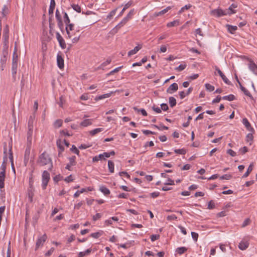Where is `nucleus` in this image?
I'll list each match as a JSON object with an SVG mask.
<instances>
[{
  "instance_id": "nucleus-11",
  "label": "nucleus",
  "mask_w": 257,
  "mask_h": 257,
  "mask_svg": "<svg viewBox=\"0 0 257 257\" xmlns=\"http://www.w3.org/2000/svg\"><path fill=\"white\" fill-rule=\"evenodd\" d=\"M80 37V34H79V31L77 33H75L74 31L73 33H72V37L70 39L73 43H76L78 42Z\"/></svg>"
},
{
  "instance_id": "nucleus-37",
  "label": "nucleus",
  "mask_w": 257,
  "mask_h": 257,
  "mask_svg": "<svg viewBox=\"0 0 257 257\" xmlns=\"http://www.w3.org/2000/svg\"><path fill=\"white\" fill-rule=\"evenodd\" d=\"M122 67V66H120L115 68L114 70L111 71L109 73L106 74L107 76H108L111 75H113L114 73L117 72L119 71V70Z\"/></svg>"
},
{
  "instance_id": "nucleus-60",
  "label": "nucleus",
  "mask_w": 257,
  "mask_h": 257,
  "mask_svg": "<svg viewBox=\"0 0 257 257\" xmlns=\"http://www.w3.org/2000/svg\"><path fill=\"white\" fill-rule=\"evenodd\" d=\"M161 109L164 111H167L168 109V105L166 103H162L161 104Z\"/></svg>"
},
{
  "instance_id": "nucleus-15",
  "label": "nucleus",
  "mask_w": 257,
  "mask_h": 257,
  "mask_svg": "<svg viewBox=\"0 0 257 257\" xmlns=\"http://www.w3.org/2000/svg\"><path fill=\"white\" fill-rule=\"evenodd\" d=\"M5 179V174H4V171H1L0 172V189H1L4 187Z\"/></svg>"
},
{
  "instance_id": "nucleus-27",
  "label": "nucleus",
  "mask_w": 257,
  "mask_h": 257,
  "mask_svg": "<svg viewBox=\"0 0 257 257\" xmlns=\"http://www.w3.org/2000/svg\"><path fill=\"white\" fill-rule=\"evenodd\" d=\"M253 167V164L251 163L249 165L246 172L244 173V174L243 175V177H247L250 173L252 171Z\"/></svg>"
},
{
  "instance_id": "nucleus-12",
  "label": "nucleus",
  "mask_w": 257,
  "mask_h": 257,
  "mask_svg": "<svg viewBox=\"0 0 257 257\" xmlns=\"http://www.w3.org/2000/svg\"><path fill=\"white\" fill-rule=\"evenodd\" d=\"M242 122L249 131L251 132H254L253 128L251 126L250 123L246 118H243L242 120Z\"/></svg>"
},
{
  "instance_id": "nucleus-29",
  "label": "nucleus",
  "mask_w": 257,
  "mask_h": 257,
  "mask_svg": "<svg viewBox=\"0 0 257 257\" xmlns=\"http://www.w3.org/2000/svg\"><path fill=\"white\" fill-rule=\"evenodd\" d=\"M108 167L109 172L111 173H113L114 170V163L112 161L109 160L108 161Z\"/></svg>"
},
{
  "instance_id": "nucleus-40",
  "label": "nucleus",
  "mask_w": 257,
  "mask_h": 257,
  "mask_svg": "<svg viewBox=\"0 0 257 257\" xmlns=\"http://www.w3.org/2000/svg\"><path fill=\"white\" fill-rule=\"evenodd\" d=\"M3 38L4 40L5 45H7L9 43V34H3Z\"/></svg>"
},
{
  "instance_id": "nucleus-19",
  "label": "nucleus",
  "mask_w": 257,
  "mask_h": 257,
  "mask_svg": "<svg viewBox=\"0 0 257 257\" xmlns=\"http://www.w3.org/2000/svg\"><path fill=\"white\" fill-rule=\"evenodd\" d=\"M34 116L31 115L30 116L28 123V128H34Z\"/></svg>"
},
{
  "instance_id": "nucleus-2",
  "label": "nucleus",
  "mask_w": 257,
  "mask_h": 257,
  "mask_svg": "<svg viewBox=\"0 0 257 257\" xmlns=\"http://www.w3.org/2000/svg\"><path fill=\"white\" fill-rule=\"evenodd\" d=\"M47 238V236L46 234L39 236L36 241L35 250L38 249L40 246H42Z\"/></svg>"
},
{
  "instance_id": "nucleus-51",
  "label": "nucleus",
  "mask_w": 257,
  "mask_h": 257,
  "mask_svg": "<svg viewBox=\"0 0 257 257\" xmlns=\"http://www.w3.org/2000/svg\"><path fill=\"white\" fill-rule=\"evenodd\" d=\"M101 235V233L99 232H94L91 234L90 236L93 238H98L100 235Z\"/></svg>"
},
{
  "instance_id": "nucleus-35",
  "label": "nucleus",
  "mask_w": 257,
  "mask_h": 257,
  "mask_svg": "<svg viewBox=\"0 0 257 257\" xmlns=\"http://www.w3.org/2000/svg\"><path fill=\"white\" fill-rule=\"evenodd\" d=\"M50 174L47 171H44L42 174V180H50Z\"/></svg>"
},
{
  "instance_id": "nucleus-26",
  "label": "nucleus",
  "mask_w": 257,
  "mask_h": 257,
  "mask_svg": "<svg viewBox=\"0 0 257 257\" xmlns=\"http://www.w3.org/2000/svg\"><path fill=\"white\" fill-rule=\"evenodd\" d=\"M252 132L248 134L246 137V141L247 143H249V145H251L252 142L253 140V135H252Z\"/></svg>"
},
{
  "instance_id": "nucleus-36",
  "label": "nucleus",
  "mask_w": 257,
  "mask_h": 257,
  "mask_svg": "<svg viewBox=\"0 0 257 257\" xmlns=\"http://www.w3.org/2000/svg\"><path fill=\"white\" fill-rule=\"evenodd\" d=\"M187 249V248L185 247H180L176 249V252H177L178 253L181 254L184 253Z\"/></svg>"
},
{
  "instance_id": "nucleus-59",
  "label": "nucleus",
  "mask_w": 257,
  "mask_h": 257,
  "mask_svg": "<svg viewBox=\"0 0 257 257\" xmlns=\"http://www.w3.org/2000/svg\"><path fill=\"white\" fill-rule=\"evenodd\" d=\"M128 196V194H126L124 193H122L119 194L117 196L119 198H127Z\"/></svg>"
},
{
  "instance_id": "nucleus-1",
  "label": "nucleus",
  "mask_w": 257,
  "mask_h": 257,
  "mask_svg": "<svg viewBox=\"0 0 257 257\" xmlns=\"http://www.w3.org/2000/svg\"><path fill=\"white\" fill-rule=\"evenodd\" d=\"M38 163L41 166H45L48 164H50V167L49 168V170H51L53 167V164L52 162V160L49 157V155L46 154L45 152L43 153L39 157V159L38 160Z\"/></svg>"
},
{
  "instance_id": "nucleus-23",
  "label": "nucleus",
  "mask_w": 257,
  "mask_h": 257,
  "mask_svg": "<svg viewBox=\"0 0 257 257\" xmlns=\"http://www.w3.org/2000/svg\"><path fill=\"white\" fill-rule=\"evenodd\" d=\"M130 17H124L123 20L115 27H118V29H119L124 24H125L129 20Z\"/></svg>"
},
{
  "instance_id": "nucleus-64",
  "label": "nucleus",
  "mask_w": 257,
  "mask_h": 257,
  "mask_svg": "<svg viewBox=\"0 0 257 257\" xmlns=\"http://www.w3.org/2000/svg\"><path fill=\"white\" fill-rule=\"evenodd\" d=\"M250 223V220L248 218L246 219L243 222L242 224V227H244L247 225H248Z\"/></svg>"
},
{
  "instance_id": "nucleus-14",
  "label": "nucleus",
  "mask_w": 257,
  "mask_h": 257,
  "mask_svg": "<svg viewBox=\"0 0 257 257\" xmlns=\"http://www.w3.org/2000/svg\"><path fill=\"white\" fill-rule=\"evenodd\" d=\"M30 154V148L28 147L26 148L24 154V163L26 165L29 160V156Z\"/></svg>"
},
{
  "instance_id": "nucleus-53",
  "label": "nucleus",
  "mask_w": 257,
  "mask_h": 257,
  "mask_svg": "<svg viewBox=\"0 0 257 257\" xmlns=\"http://www.w3.org/2000/svg\"><path fill=\"white\" fill-rule=\"evenodd\" d=\"M160 238L159 234H153L151 236V239L152 241H154Z\"/></svg>"
},
{
  "instance_id": "nucleus-5",
  "label": "nucleus",
  "mask_w": 257,
  "mask_h": 257,
  "mask_svg": "<svg viewBox=\"0 0 257 257\" xmlns=\"http://www.w3.org/2000/svg\"><path fill=\"white\" fill-rule=\"evenodd\" d=\"M56 38L57 41H58L60 46L63 49H65L66 47V45L65 44V41L63 37L61 36L59 32H57L56 34Z\"/></svg>"
},
{
  "instance_id": "nucleus-54",
  "label": "nucleus",
  "mask_w": 257,
  "mask_h": 257,
  "mask_svg": "<svg viewBox=\"0 0 257 257\" xmlns=\"http://www.w3.org/2000/svg\"><path fill=\"white\" fill-rule=\"evenodd\" d=\"M235 99V96L233 94H230L226 96V100L228 101H232Z\"/></svg>"
},
{
  "instance_id": "nucleus-10",
  "label": "nucleus",
  "mask_w": 257,
  "mask_h": 257,
  "mask_svg": "<svg viewBox=\"0 0 257 257\" xmlns=\"http://www.w3.org/2000/svg\"><path fill=\"white\" fill-rule=\"evenodd\" d=\"M178 89V85L176 83L172 84L167 89V92L172 94L173 92L176 91Z\"/></svg>"
},
{
  "instance_id": "nucleus-55",
  "label": "nucleus",
  "mask_w": 257,
  "mask_h": 257,
  "mask_svg": "<svg viewBox=\"0 0 257 257\" xmlns=\"http://www.w3.org/2000/svg\"><path fill=\"white\" fill-rule=\"evenodd\" d=\"M177 219V217L174 214L168 215L167 217V219L168 220H176Z\"/></svg>"
},
{
  "instance_id": "nucleus-13",
  "label": "nucleus",
  "mask_w": 257,
  "mask_h": 257,
  "mask_svg": "<svg viewBox=\"0 0 257 257\" xmlns=\"http://www.w3.org/2000/svg\"><path fill=\"white\" fill-rule=\"evenodd\" d=\"M27 132V141L31 144L32 141V136L33 133V128H28Z\"/></svg>"
},
{
  "instance_id": "nucleus-31",
  "label": "nucleus",
  "mask_w": 257,
  "mask_h": 257,
  "mask_svg": "<svg viewBox=\"0 0 257 257\" xmlns=\"http://www.w3.org/2000/svg\"><path fill=\"white\" fill-rule=\"evenodd\" d=\"M103 128H95L92 131H91L90 132V134L91 135V136H94L96 134L102 132L103 131Z\"/></svg>"
},
{
  "instance_id": "nucleus-28",
  "label": "nucleus",
  "mask_w": 257,
  "mask_h": 257,
  "mask_svg": "<svg viewBox=\"0 0 257 257\" xmlns=\"http://www.w3.org/2000/svg\"><path fill=\"white\" fill-rule=\"evenodd\" d=\"M171 9L170 7L166 8V9L155 13L156 16H159V15H163L166 14L169 10Z\"/></svg>"
},
{
  "instance_id": "nucleus-63",
  "label": "nucleus",
  "mask_w": 257,
  "mask_h": 257,
  "mask_svg": "<svg viewBox=\"0 0 257 257\" xmlns=\"http://www.w3.org/2000/svg\"><path fill=\"white\" fill-rule=\"evenodd\" d=\"M84 190H80L76 191L74 194V197L75 198L78 197L81 193H84Z\"/></svg>"
},
{
  "instance_id": "nucleus-17",
  "label": "nucleus",
  "mask_w": 257,
  "mask_h": 257,
  "mask_svg": "<svg viewBox=\"0 0 257 257\" xmlns=\"http://www.w3.org/2000/svg\"><path fill=\"white\" fill-rule=\"evenodd\" d=\"M211 14L215 16H220L221 15H225L223 11L220 9H216L212 11Z\"/></svg>"
},
{
  "instance_id": "nucleus-50",
  "label": "nucleus",
  "mask_w": 257,
  "mask_h": 257,
  "mask_svg": "<svg viewBox=\"0 0 257 257\" xmlns=\"http://www.w3.org/2000/svg\"><path fill=\"white\" fill-rule=\"evenodd\" d=\"M71 150L77 155H79V151L75 145H72Z\"/></svg>"
},
{
  "instance_id": "nucleus-4",
  "label": "nucleus",
  "mask_w": 257,
  "mask_h": 257,
  "mask_svg": "<svg viewBox=\"0 0 257 257\" xmlns=\"http://www.w3.org/2000/svg\"><path fill=\"white\" fill-rule=\"evenodd\" d=\"M249 246V240L247 238H243L238 244V247L240 250L246 249Z\"/></svg>"
},
{
  "instance_id": "nucleus-25",
  "label": "nucleus",
  "mask_w": 257,
  "mask_h": 257,
  "mask_svg": "<svg viewBox=\"0 0 257 257\" xmlns=\"http://www.w3.org/2000/svg\"><path fill=\"white\" fill-rule=\"evenodd\" d=\"M111 62V59L110 58H108L107 59V60L102 63L98 68L97 69H103L104 67L107 66V65L109 64L110 62Z\"/></svg>"
},
{
  "instance_id": "nucleus-6",
  "label": "nucleus",
  "mask_w": 257,
  "mask_h": 257,
  "mask_svg": "<svg viewBox=\"0 0 257 257\" xmlns=\"http://www.w3.org/2000/svg\"><path fill=\"white\" fill-rule=\"evenodd\" d=\"M57 63L58 67L60 69H61L64 68V59H63V58L62 57L61 54H60V53H59L57 54Z\"/></svg>"
},
{
  "instance_id": "nucleus-49",
  "label": "nucleus",
  "mask_w": 257,
  "mask_h": 257,
  "mask_svg": "<svg viewBox=\"0 0 257 257\" xmlns=\"http://www.w3.org/2000/svg\"><path fill=\"white\" fill-rule=\"evenodd\" d=\"M186 67V64H181L178 67L176 68V70L178 71H181L185 69Z\"/></svg>"
},
{
  "instance_id": "nucleus-3",
  "label": "nucleus",
  "mask_w": 257,
  "mask_h": 257,
  "mask_svg": "<svg viewBox=\"0 0 257 257\" xmlns=\"http://www.w3.org/2000/svg\"><path fill=\"white\" fill-rule=\"evenodd\" d=\"M74 25L73 24H69L67 25L66 27V31L67 33V39H71L72 37V33L74 32Z\"/></svg>"
},
{
  "instance_id": "nucleus-32",
  "label": "nucleus",
  "mask_w": 257,
  "mask_h": 257,
  "mask_svg": "<svg viewBox=\"0 0 257 257\" xmlns=\"http://www.w3.org/2000/svg\"><path fill=\"white\" fill-rule=\"evenodd\" d=\"M169 102L171 107H174L176 104V100L174 97H170L169 98Z\"/></svg>"
},
{
  "instance_id": "nucleus-45",
  "label": "nucleus",
  "mask_w": 257,
  "mask_h": 257,
  "mask_svg": "<svg viewBox=\"0 0 257 257\" xmlns=\"http://www.w3.org/2000/svg\"><path fill=\"white\" fill-rule=\"evenodd\" d=\"M72 7L74 10L76 11L77 12L80 13L81 11V8L78 5L73 4L72 5Z\"/></svg>"
},
{
  "instance_id": "nucleus-20",
  "label": "nucleus",
  "mask_w": 257,
  "mask_h": 257,
  "mask_svg": "<svg viewBox=\"0 0 257 257\" xmlns=\"http://www.w3.org/2000/svg\"><path fill=\"white\" fill-rule=\"evenodd\" d=\"M99 190L104 195H108L110 194L109 190L104 186H101L99 187Z\"/></svg>"
},
{
  "instance_id": "nucleus-8",
  "label": "nucleus",
  "mask_w": 257,
  "mask_h": 257,
  "mask_svg": "<svg viewBox=\"0 0 257 257\" xmlns=\"http://www.w3.org/2000/svg\"><path fill=\"white\" fill-rule=\"evenodd\" d=\"M76 158L75 156L69 158V163L66 165L65 167L66 169L68 170H71V167L74 166L76 165Z\"/></svg>"
},
{
  "instance_id": "nucleus-41",
  "label": "nucleus",
  "mask_w": 257,
  "mask_h": 257,
  "mask_svg": "<svg viewBox=\"0 0 257 257\" xmlns=\"http://www.w3.org/2000/svg\"><path fill=\"white\" fill-rule=\"evenodd\" d=\"M205 88L209 92H211L214 90V87L208 83L205 84Z\"/></svg>"
},
{
  "instance_id": "nucleus-48",
  "label": "nucleus",
  "mask_w": 257,
  "mask_h": 257,
  "mask_svg": "<svg viewBox=\"0 0 257 257\" xmlns=\"http://www.w3.org/2000/svg\"><path fill=\"white\" fill-rule=\"evenodd\" d=\"M56 144L57 147L60 149L61 151H64V148L61 145V141L60 140H58L57 141Z\"/></svg>"
},
{
  "instance_id": "nucleus-52",
  "label": "nucleus",
  "mask_w": 257,
  "mask_h": 257,
  "mask_svg": "<svg viewBox=\"0 0 257 257\" xmlns=\"http://www.w3.org/2000/svg\"><path fill=\"white\" fill-rule=\"evenodd\" d=\"M118 27H115L113 29H112L109 33V34L111 35L112 36L115 34L118 31Z\"/></svg>"
},
{
  "instance_id": "nucleus-9",
  "label": "nucleus",
  "mask_w": 257,
  "mask_h": 257,
  "mask_svg": "<svg viewBox=\"0 0 257 257\" xmlns=\"http://www.w3.org/2000/svg\"><path fill=\"white\" fill-rule=\"evenodd\" d=\"M248 66L250 70L254 74L257 75V65L253 61L250 60Z\"/></svg>"
},
{
  "instance_id": "nucleus-22",
  "label": "nucleus",
  "mask_w": 257,
  "mask_h": 257,
  "mask_svg": "<svg viewBox=\"0 0 257 257\" xmlns=\"http://www.w3.org/2000/svg\"><path fill=\"white\" fill-rule=\"evenodd\" d=\"M130 17H124L123 20L115 27H118V29H119L124 24H125L129 20Z\"/></svg>"
},
{
  "instance_id": "nucleus-7",
  "label": "nucleus",
  "mask_w": 257,
  "mask_h": 257,
  "mask_svg": "<svg viewBox=\"0 0 257 257\" xmlns=\"http://www.w3.org/2000/svg\"><path fill=\"white\" fill-rule=\"evenodd\" d=\"M17 55H16V50L14 52L13 58V64H12V71L13 74L16 73V69L17 67Z\"/></svg>"
},
{
  "instance_id": "nucleus-47",
  "label": "nucleus",
  "mask_w": 257,
  "mask_h": 257,
  "mask_svg": "<svg viewBox=\"0 0 257 257\" xmlns=\"http://www.w3.org/2000/svg\"><path fill=\"white\" fill-rule=\"evenodd\" d=\"M174 152L176 154L184 155L186 154V150L185 149H176Z\"/></svg>"
},
{
  "instance_id": "nucleus-38",
  "label": "nucleus",
  "mask_w": 257,
  "mask_h": 257,
  "mask_svg": "<svg viewBox=\"0 0 257 257\" xmlns=\"http://www.w3.org/2000/svg\"><path fill=\"white\" fill-rule=\"evenodd\" d=\"M102 159H103V156H102V154H101L98 156H96L94 157L92 159V161L93 162H97L98 161H99L100 160H102Z\"/></svg>"
},
{
  "instance_id": "nucleus-30",
  "label": "nucleus",
  "mask_w": 257,
  "mask_h": 257,
  "mask_svg": "<svg viewBox=\"0 0 257 257\" xmlns=\"http://www.w3.org/2000/svg\"><path fill=\"white\" fill-rule=\"evenodd\" d=\"M2 14L3 15V16H6L7 15L9 14V8L8 7V6L5 5L3 7L2 9Z\"/></svg>"
},
{
  "instance_id": "nucleus-16",
  "label": "nucleus",
  "mask_w": 257,
  "mask_h": 257,
  "mask_svg": "<svg viewBox=\"0 0 257 257\" xmlns=\"http://www.w3.org/2000/svg\"><path fill=\"white\" fill-rule=\"evenodd\" d=\"M141 48L142 46L138 45L136 46L134 49L128 52V56H131L133 55L136 54Z\"/></svg>"
},
{
  "instance_id": "nucleus-39",
  "label": "nucleus",
  "mask_w": 257,
  "mask_h": 257,
  "mask_svg": "<svg viewBox=\"0 0 257 257\" xmlns=\"http://www.w3.org/2000/svg\"><path fill=\"white\" fill-rule=\"evenodd\" d=\"M62 124V120L61 119H57L56 120L54 123V126L55 127H59Z\"/></svg>"
},
{
  "instance_id": "nucleus-61",
  "label": "nucleus",
  "mask_w": 257,
  "mask_h": 257,
  "mask_svg": "<svg viewBox=\"0 0 257 257\" xmlns=\"http://www.w3.org/2000/svg\"><path fill=\"white\" fill-rule=\"evenodd\" d=\"M101 217V214L99 213H97L95 215H94L93 216V220L94 221H96V220L99 219V218H100Z\"/></svg>"
},
{
  "instance_id": "nucleus-62",
  "label": "nucleus",
  "mask_w": 257,
  "mask_h": 257,
  "mask_svg": "<svg viewBox=\"0 0 257 257\" xmlns=\"http://www.w3.org/2000/svg\"><path fill=\"white\" fill-rule=\"evenodd\" d=\"M54 250V247H51L50 250H49L46 253H45V255L46 256H49L50 255H51L52 253L53 252Z\"/></svg>"
},
{
  "instance_id": "nucleus-57",
  "label": "nucleus",
  "mask_w": 257,
  "mask_h": 257,
  "mask_svg": "<svg viewBox=\"0 0 257 257\" xmlns=\"http://www.w3.org/2000/svg\"><path fill=\"white\" fill-rule=\"evenodd\" d=\"M61 178H62V176L60 175H58L53 178V180L56 183H57L58 182H59V181H60L61 180Z\"/></svg>"
},
{
  "instance_id": "nucleus-58",
  "label": "nucleus",
  "mask_w": 257,
  "mask_h": 257,
  "mask_svg": "<svg viewBox=\"0 0 257 257\" xmlns=\"http://www.w3.org/2000/svg\"><path fill=\"white\" fill-rule=\"evenodd\" d=\"M191 235H192V238L195 241H197V239H198V234L197 233H196L195 232H191Z\"/></svg>"
},
{
  "instance_id": "nucleus-46",
  "label": "nucleus",
  "mask_w": 257,
  "mask_h": 257,
  "mask_svg": "<svg viewBox=\"0 0 257 257\" xmlns=\"http://www.w3.org/2000/svg\"><path fill=\"white\" fill-rule=\"evenodd\" d=\"M191 7V6L190 5L185 6L184 7L182 8L179 11L178 14L181 15L182 12H184L185 10H188Z\"/></svg>"
},
{
  "instance_id": "nucleus-56",
  "label": "nucleus",
  "mask_w": 257,
  "mask_h": 257,
  "mask_svg": "<svg viewBox=\"0 0 257 257\" xmlns=\"http://www.w3.org/2000/svg\"><path fill=\"white\" fill-rule=\"evenodd\" d=\"M134 109L135 110H136L138 111H141V112L142 113V114L144 116H147V113L146 111L144 109H138L136 107H134Z\"/></svg>"
},
{
  "instance_id": "nucleus-34",
  "label": "nucleus",
  "mask_w": 257,
  "mask_h": 257,
  "mask_svg": "<svg viewBox=\"0 0 257 257\" xmlns=\"http://www.w3.org/2000/svg\"><path fill=\"white\" fill-rule=\"evenodd\" d=\"M237 7V5L235 4H233L231 5V6L228 8V12L227 13V14L231 15L234 14L235 12L233 10V9L236 8Z\"/></svg>"
},
{
  "instance_id": "nucleus-44",
  "label": "nucleus",
  "mask_w": 257,
  "mask_h": 257,
  "mask_svg": "<svg viewBox=\"0 0 257 257\" xmlns=\"http://www.w3.org/2000/svg\"><path fill=\"white\" fill-rule=\"evenodd\" d=\"M50 180H42V187L43 190H45Z\"/></svg>"
},
{
  "instance_id": "nucleus-21",
  "label": "nucleus",
  "mask_w": 257,
  "mask_h": 257,
  "mask_svg": "<svg viewBox=\"0 0 257 257\" xmlns=\"http://www.w3.org/2000/svg\"><path fill=\"white\" fill-rule=\"evenodd\" d=\"M226 27L227 28L228 31L231 34H234L235 32L237 29V27L236 26H231V25H226Z\"/></svg>"
},
{
  "instance_id": "nucleus-42",
  "label": "nucleus",
  "mask_w": 257,
  "mask_h": 257,
  "mask_svg": "<svg viewBox=\"0 0 257 257\" xmlns=\"http://www.w3.org/2000/svg\"><path fill=\"white\" fill-rule=\"evenodd\" d=\"M215 70L217 72V73L219 74V75L221 76L222 80L225 81V75L223 74L222 72L217 67H215Z\"/></svg>"
},
{
  "instance_id": "nucleus-24",
  "label": "nucleus",
  "mask_w": 257,
  "mask_h": 257,
  "mask_svg": "<svg viewBox=\"0 0 257 257\" xmlns=\"http://www.w3.org/2000/svg\"><path fill=\"white\" fill-rule=\"evenodd\" d=\"M91 124H92L91 119H84L83 121H82L80 123V125L82 126L83 127H86L89 125H91Z\"/></svg>"
},
{
  "instance_id": "nucleus-33",
  "label": "nucleus",
  "mask_w": 257,
  "mask_h": 257,
  "mask_svg": "<svg viewBox=\"0 0 257 257\" xmlns=\"http://www.w3.org/2000/svg\"><path fill=\"white\" fill-rule=\"evenodd\" d=\"M179 25V21L178 20H175L173 22L168 23L167 25L168 27L177 26Z\"/></svg>"
},
{
  "instance_id": "nucleus-18",
  "label": "nucleus",
  "mask_w": 257,
  "mask_h": 257,
  "mask_svg": "<svg viewBox=\"0 0 257 257\" xmlns=\"http://www.w3.org/2000/svg\"><path fill=\"white\" fill-rule=\"evenodd\" d=\"M91 251L92 249L91 248H90L86 249L84 251L79 252L78 254V257H84L85 255H88L91 253Z\"/></svg>"
},
{
  "instance_id": "nucleus-43",
  "label": "nucleus",
  "mask_w": 257,
  "mask_h": 257,
  "mask_svg": "<svg viewBox=\"0 0 257 257\" xmlns=\"http://www.w3.org/2000/svg\"><path fill=\"white\" fill-rule=\"evenodd\" d=\"M153 126L158 128L159 130H161V131H162L163 130H168V127L163 125H162V124H161L160 126H158L157 125H154Z\"/></svg>"
}]
</instances>
